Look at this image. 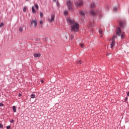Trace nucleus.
I'll use <instances>...</instances> for the list:
<instances>
[{"label": "nucleus", "instance_id": "nucleus-1", "mask_svg": "<svg viewBox=\"0 0 129 129\" xmlns=\"http://www.w3.org/2000/svg\"><path fill=\"white\" fill-rule=\"evenodd\" d=\"M67 22L72 25L71 32H74V33H76L79 31V24H78V23H75L74 21L71 20L70 18H68L67 19Z\"/></svg>", "mask_w": 129, "mask_h": 129}, {"label": "nucleus", "instance_id": "nucleus-2", "mask_svg": "<svg viewBox=\"0 0 129 129\" xmlns=\"http://www.w3.org/2000/svg\"><path fill=\"white\" fill-rule=\"evenodd\" d=\"M67 6H68L69 10L72 11L73 4L71 0H68L67 1Z\"/></svg>", "mask_w": 129, "mask_h": 129}, {"label": "nucleus", "instance_id": "nucleus-3", "mask_svg": "<svg viewBox=\"0 0 129 129\" xmlns=\"http://www.w3.org/2000/svg\"><path fill=\"white\" fill-rule=\"evenodd\" d=\"M79 2H75L76 7H82L83 6V1L82 0H78Z\"/></svg>", "mask_w": 129, "mask_h": 129}, {"label": "nucleus", "instance_id": "nucleus-4", "mask_svg": "<svg viewBox=\"0 0 129 129\" xmlns=\"http://www.w3.org/2000/svg\"><path fill=\"white\" fill-rule=\"evenodd\" d=\"M32 26H33V27L34 28H37V26H38V23L37 22V20H33L31 22V27H32Z\"/></svg>", "mask_w": 129, "mask_h": 129}, {"label": "nucleus", "instance_id": "nucleus-5", "mask_svg": "<svg viewBox=\"0 0 129 129\" xmlns=\"http://www.w3.org/2000/svg\"><path fill=\"white\" fill-rule=\"evenodd\" d=\"M116 38H117V36L114 35L113 37H112V42L111 43V48H112L113 47H114V45H115V42L114 41H115V39H116Z\"/></svg>", "mask_w": 129, "mask_h": 129}, {"label": "nucleus", "instance_id": "nucleus-6", "mask_svg": "<svg viewBox=\"0 0 129 129\" xmlns=\"http://www.w3.org/2000/svg\"><path fill=\"white\" fill-rule=\"evenodd\" d=\"M54 20H55V15L52 14L51 16V18H48V21L49 22V23H52V22H54Z\"/></svg>", "mask_w": 129, "mask_h": 129}, {"label": "nucleus", "instance_id": "nucleus-7", "mask_svg": "<svg viewBox=\"0 0 129 129\" xmlns=\"http://www.w3.org/2000/svg\"><path fill=\"white\" fill-rule=\"evenodd\" d=\"M121 33V30H120V28L119 27L117 28L116 34L117 36H118L120 37V34Z\"/></svg>", "mask_w": 129, "mask_h": 129}, {"label": "nucleus", "instance_id": "nucleus-8", "mask_svg": "<svg viewBox=\"0 0 129 129\" xmlns=\"http://www.w3.org/2000/svg\"><path fill=\"white\" fill-rule=\"evenodd\" d=\"M96 7V5L95 4V3H92L90 5V9H91V10H92V9H95Z\"/></svg>", "mask_w": 129, "mask_h": 129}, {"label": "nucleus", "instance_id": "nucleus-9", "mask_svg": "<svg viewBox=\"0 0 129 129\" xmlns=\"http://www.w3.org/2000/svg\"><path fill=\"white\" fill-rule=\"evenodd\" d=\"M90 14L92 16H96V15H97V12H94L93 10H92L90 12Z\"/></svg>", "mask_w": 129, "mask_h": 129}, {"label": "nucleus", "instance_id": "nucleus-10", "mask_svg": "<svg viewBox=\"0 0 129 129\" xmlns=\"http://www.w3.org/2000/svg\"><path fill=\"white\" fill-rule=\"evenodd\" d=\"M33 56H34V58H38L39 57H41V54H40V53H34L33 54Z\"/></svg>", "mask_w": 129, "mask_h": 129}, {"label": "nucleus", "instance_id": "nucleus-11", "mask_svg": "<svg viewBox=\"0 0 129 129\" xmlns=\"http://www.w3.org/2000/svg\"><path fill=\"white\" fill-rule=\"evenodd\" d=\"M32 11L33 14L36 13V10H35V7H34V6L32 7Z\"/></svg>", "mask_w": 129, "mask_h": 129}, {"label": "nucleus", "instance_id": "nucleus-12", "mask_svg": "<svg viewBox=\"0 0 129 129\" xmlns=\"http://www.w3.org/2000/svg\"><path fill=\"white\" fill-rule=\"evenodd\" d=\"M13 109L14 112H17V108H16L15 106H13Z\"/></svg>", "mask_w": 129, "mask_h": 129}, {"label": "nucleus", "instance_id": "nucleus-13", "mask_svg": "<svg viewBox=\"0 0 129 129\" xmlns=\"http://www.w3.org/2000/svg\"><path fill=\"white\" fill-rule=\"evenodd\" d=\"M34 7L36 10H39V6H38V4H35Z\"/></svg>", "mask_w": 129, "mask_h": 129}, {"label": "nucleus", "instance_id": "nucleus-14", "mask_svg": "<svg viewBox=\"0 0 129 129\" xmlns=\"http://www.w3.org/2000/svg\"><path fill=\"white\" fill-rule=\"evenodd\" d=\"M113 12H117V8H116L115 7H113Z\"/></svg>", "mask_w": 129, "mask_h": 129}, {"label": "nucleus", "instance_id": "nucleus-15", "mask_svg": "<svg viewBox=\"0 0 129 129\" xmlns=\"http://www.w3.org/2000/svg\"><path fill=\"white\" fill-rule=\"evenodd\" d=\"M79 13L81 16H84V12L83 11H80Z\"/></svg>", "mask_w": 129, "mask_h": 129}, {"label": "nucleus", "instance_id": "nucleus-16", "mask_svg": "<svg viewBox=\"0 0 129 129\" xmlns=\"http://www.w3.org/2000/svg\"><path fill=\"white\" fill-rule=\"evenodd\" d=\"M76 63L78 64V65H79L80 64H81V60H78Z\"/></svg>", "mask_w": 129, "mask_h": 129}, {"label": "nucleus", "instance_id": "nucleus-17", "mask_svg": "<svg viewBox=\"0 0 129 129\" xmlns=\"http://www.w3.org/2000/svg\"><path fill=\"white\" fill-rule=\"evenodd\" d=\"M30 97H31V98H35V94H31V95H30Z\"/></svg>", "mask_w": 129, "mask_h": 129}, {"label": "nucleus", "instance_id": "nucleus-18", "mask_svg": "<svg viewBox=\"0 0 129 129\" xmlns=\"http://www.w3.org/2000/svg\"><path fill=\"white\" fill-rule=\"evenodd\" d=\"M64 16H67L68 15V11H65L64 12Z\"/></svg>", "mask_w": 129, "mask_h": 129}, {"label": "nucleus", "instance_id": "nucleus-19", "mask_svg": "<svg viewBox=\"0 0 129 129\" xmlns=\"http://www.w3.org/2000/svg\"><path fill=\"white\" fill-rule=\"evenodd\" d=\"M27 11V7H24L23 8V12L24 13H26V11Z\"/></svg>", "mask_w": 129, "mask_h": 129}, {"label": "nucleus", "instance_id": "nucleus-20", "mask_svg": "<svg viewBox=\"0 0 129 129\" xmlns=\"http://www.w3.org/2000/svg\"><path fill=\"white\" fill-rule=\"evenodd\" d=\"M39 23L41 25V28H43V26H42V25H43V21L42 20H40L39 21Z\"/></svg>", "mask_w": 129, "mask_h": 129}, {"label": "nucleus", "instance_id": "nucleus-21", "mask_svg": "<svg viewBox=\"0 0 129 129\" xmlns=\"http://www.w3.org/2000/svg\"><path fill=\"white\" fill-rule=\"evenodd\" d=\"M80 46L81 48H83L84 47V44L83 43H80Z\"/></svg>", "mask_w": 129, "mask_h": 129}, {"label": "nucleus", "instance_id": "nucleus-22", "mask_svg": "<svg viewBox=\"0 0 129 129\" xmlns=\"http://www.w3.org/2000/svg\"><path fill=\"white\" fill-rule=\"evenodd\" d=\"M19 32H20V33H22V32H23V28L22 27L19 28Z\"/></svg>", "mask_w": 129, "mask_h": 129}, {"label": "nucleus", "instance_id": "nucleus-23", "mask_svg": "<svg viewBox=\"0 0 129 129\" xmlns=\"http://www.w3.org/2000/svg\"><path fill=\"white\" fill-rule=\"evenodd\" d=\"M4 23H1V24H0V28H2V27H4Z\"/></svg>", "mask_w": 129, "mask_h": 129}, {"label": "nucleus", "instance_id": "nucleus-24", "mask_svg": "<svg viewBox=\"0 0 129 129\" xmlns=\"http://www.w3.org/2000/svg\"><path fill=\"white\" fill-rule=\"evenodd\" d=\"M119 26H120L121 27H123V23H122V22H119Z\"/></svg>", "mask_w": 129, "mask_h": 129}, {"label": "nucleus", "instance_id": "nucleus-25", "mask_svg": "<svg viewBox=\"0 0 129 129\" xmlns=\"http://www.w3.org/2000/svg\"><path fill=\"white\" fill-rule=\"evenodd\" d=\"M99 33H100L101 35H102V30L100 29V30H99Z\"/></svg>", "mask_w": 129, "mask_h": 129}, {"label": "nucleus", "instance_id": "nucleus-26", "mask_svg": "<svg viewBox=\"0 0 129 129\" xmlns=\"http://www.w3.org/2000/svg\"><path fill=\"white\" fill-rule=\"evenodd\" d=\"M40 16L41 18H42V17H43V13L40 12Z\"/></svg>", "mask_w": 129, "mask_h": 129}, {"label": "nucleus", "instance_id": "nucleus-27", "mask_svg": "<svg viewBox=\"0 0 129 129\" xmlns=\"http://www.w3.org/2000/svg\"><path fill=\"white\" fill-rule=\"evenodd\" d=\"M121 38L122 39H123V38H124V34H122V35H121Z\"/></svg>", "mask_w": 129, "mask_h": 129}, {"label": "nucleus", "instance_id": "nucleus-28", "mask_svg": "<svg viewBox=\"0 0 129 129\" xmlns=\"http://www.w3.org/2000/svg\"><path fill=\"white\" fill-rule=\"evenodd\" d=\"M3 127H4V126L3 125V124L0 123V128H3Z\"/></svg>", "mask_w": 129, "mask_h": 129}, {"label": "nucleus", "instance_id": "nucleus-29", "mask_svg": "<svg viewBox=\"0 0 129 129\" xmlns=\"http://www.w3.org/2000/svg\"><path fill=\"white\" fill-rule=\"evenodd\" d=\"M0 106H4V104L3 103H0Z\"/></svg>", "mask_w": 129, "mask_h": 129}, {"label": "nucleus", "instance_id": "nucleus-30", "mask_svg": "<svg viewBox=\"0 0 129 129\" xmlns=\"http://www.w3.org/2000/svg\"><path fill=\"white\" fill-rule=\"evenodd\" d=\"M73 38H74V37L73 35L71 36V37H70L71 40H73Z\"/></svg>", "mask_w": 129, "mask_h": 129}, {"label": "nucleus", "instance_id": "nucleus-31", "mask_svg": "<svg viewBox=\"0 0 129 129\" xmlns=\"http://www.w3.org/2000/svg\"><path fill=\"white\" fill-rule=\"evenodd\" d=\"M56 5H57V7H59V6H60V5L59 4V2H57Z\"/></svg>", "mask_w": 129, "mask_h": 129}, {"label": "nucleus", "instance_id": "nucleus-32", "mask_svg": "<svg viewBox=\"0 0 129 129\" xmlns=\"http://www.w3.org/2000/svg\"><path fill=\"white\" fill-rule=\"evenodd\" d=\"M10 122H11V123H14V120H11Z\"/></svg>", "mask_w": 129, "mask_h": 129}, {"label": "nucleus", "instance_id": "nucleus-33", "mask_svg": "<svg viewBox=\"0 0 129 129\" xmlns=\"http://www.w3.org/2000/svg\"><path fill=\"white\" fill-rule=\"evenodd\" d=\"M126 100H127V97H126V98L124 99V101H126Z\"/></svg>", "mask_w": 129, "mask_h": 129}, {"label": "nucleus", "instance_id": "nucleus-34", "mask_svg": "<svg viewBox=\"0 0 129 129\" xmlns=\"http://www.w3.org/2000/svg\"><path fill=\"white\" fill-rule=\"evenodd\" d=\"M19 97H21V96H22V95L21 94V93L19 94Z\"/></svg>", "mask_w": 129, "mask_h": 129}, {"label": "nucleus", "instance_id": "nucleus-35", "mask_svg": "<svg viewBox=\"0 0 129 129\" xmlns=\"http://www.w3.org/2000/svg\"><path fill=\"white\" fill-rule=\"evenodd\" d=\"M127 96H129V91L127 93Z\"/></svg>", "mask_w": 129, "mask_h": 129}, {"label": "nucleus", "instance_id": "nucleus-36", "mask_svg": "<svg viewBox=\"0 0 129 129\" xmlns=\"http://www.w3.org/2000/svg\"><path fill=\"white\" fill-rule=\"evenodd\" d=\"M41 83H44V81H41Z\"/></svg>", "mask_w": 129, "mask_h": 129}, {"label": "nucleus", "instance_id": "nucleus-37", "mask_svg": "<svg viewBox=\"0 0 129 129\" xmlns=\"http://www.w3.org/2000/svg\"><path fill=\"white\" fill-rule=\"evenodd\" d=\"M26 2H29V0H26Z\"/></svg>", "mask_w": 129, "mask_h": 129}, {"label": "nucleus", "instance_id": "nucleus-38", "mask_svg": "<svg viewBox=\"0 0 129 129\" xmlns=\"http://www.w3.org/2000/svg\"><path fill=\"white\" fill-rule=\"evenodd\" d=\"M53 2H56V0H53Z\"/></svg>", "mask_w": 129, "mask_h": 129}]
</instances>
